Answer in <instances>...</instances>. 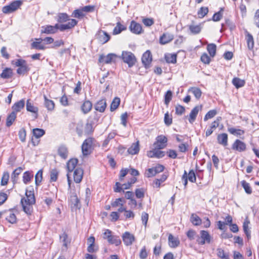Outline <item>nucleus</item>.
Returning <instances> with one entry per match:
<instances>
[{
  "instance_id": "obj_61",
  "label": "nucleus",
  "mask_w": 259,
  "mask_h": 259,
  "mask_svg": "<svg viewBox=\"0 0 259 259\" xmlns=\"http://www.w3.org/2000/svg\"><path fill=\"white\" fill-rule=\"evenodd\" d=\"M172 92L170 91H167L164 96V103L168 105L172 98Z\"/></svg>"
},
{
  "instance_id": "obj_17",
  "label": "nucleus",
  "mask_w": 259,
  "mask_h": 259,
  "mask_svg": "<svg viewBox=\"0 0 259 259\" xmlns=\"http://www.w3.org/2000/svg\"><path fill=\"white\" fill-rule=\"evenodd\" d=\"M77 24V21L74 19L69 20V22L65 24L59 25L58 29L63 31L66 29H70L74 27Z\"/></svg>"
},
{
  "instance_id": "obj_20",
  "label": "nucleus",
  "mask_w": 259,
  "mask_h": 259,
  "mask_svg": "<svg viewBox=\"0 0 259 259\" xmlns=\"http://www.w3.org/2000/svg\"><path fill=\"white\" fill-rule=\"evenodd\" d=\"M61 241L63 243L62 250L66 251L68 248V245L70 244L71 240L69 238L67 234L64 232L60 236Z\"/></svg>"
},
{
  "instance_id": "obj_35",
  "label": "nucleus",
  "mask_w": 259,
  "mask_h": 259,
  "mask_svg": "<svg viewBox=\"0 0 259 259\" xmlns=\"http://www.w3.org/2000/svg\"><path fill=\"white\" fill-rule=\"evenodd\" d=\"M16 118V113L12 112L7 117L6 120V125L8 127L11 126Z\"/></svg>"
},
{
  "instance_id": "obj_49",
  "label": "nucleus",
  "mask_w": 259,
  "mask_h": 259,
  "mask_svg": "<svg viewBox=\"0 0 259 259\" xmlns=\"http://www.w3.org/2000/svg\"><path fill=\"white\" fill-rule=\"evenodd\" d=\"M166 62L168 63H176L177 62V55L176 54H168L165 57Z\"/></svg>"
},
{
  "instance_id": "obj_39",
  "label": "nucleus",
  "mask_w": 259,
  "mask_h": 259,
  "mask_svg": "<svg viewBox=\"0 0 259 259\" xmlns=\"http://www.w3.org/2000/svg\"><path fill=\"white\" fill-rule=\"evenodd\" d=\"M242 187L244 189L245 192L247 194H251L252 192V188H251L250 184L245 180L242 181L241 182Z\"/></svg>"
},
{
  "instance_id": "obj_38",
  "label": "nucleus",
  "mask_w": 259,
  "mask_h": 259,
  "mask_svg": "<svg viewBox=\"0 0 259 259\" xmlns=\"http://www.w3.org/2000/svg\"><path fill=\"white\" fill-rule=\"evenodd\" d=\"M44 97L45 99V105L46 108H47L49 110H53L55 107L54 102L52 100L48 99L46 95H44Z\"/></svg>"
},
{
  "instance_id": "obj_3",
  "label": "nucleus",
  "mask_w": 259,
  "mask_h": 259,
  "mask_svg": "<svg viewBox=\"0 0 259 259\" xmlns=\"http://www.w3.org/2000/svg\"><path fill=\"white\" fill-rule=\"evenodd\" d=\"M122 59L124 63L128 64L129 67L133 66L136 62L135 55L130 52H123Z\"/></svg>"
},
{
  "instance_id": "obj_46",
  "label": "nucleus",
  "mask_w": 259,
  "mask_h": 259,
  "mask_svg": "<svg viewBox=\"0 0 259 259\" xmlns=\"http://www.w3.org/2000/svg\"><path fill=\"white\" fill-rule=\"evenodd\" d=\"M108 242L110 244L118 246L121 244V241L118 236L112 235L110 239L109 240Z\"/></svg>"
},
{
  "instance_id": "obj_11",
  "label": "nucleus",
  "mask_w": 259,
  "mask_h": 259,
  "mask_svg": "<svg viewBox=\"0 0 259 259\" xmlns=\"http://www.w3.org/2000/svg\"><path fill=\"white\" fill-rule=\"evenodd\" d=\"M130 29L131 32L137 34H141L143 32L141 25L135 21L131 22Z\"/></svg>"
},
{
  "instance_id": "obj_59",
  "label": "nucleus",
  "mask_w": 259,
  "mask_h": 259,
  "mask_svg": "<svg viewBox=\"0 0 259 259\" xmlns=\"http://www.w3.org/2000/svg\"><path fill=\"white\" fill-rule=\"evenodd\" d=\"M208 12L207 7H201L198 11L197 14L199 18L204 17Z\"/></svg>"
},
{
  "instance_id": "obj_8",
  "label": "nucleus",
  "mask_w": 259,
  "mask_h": 259,
  "mask_svg": "<svg viewBox=\"0 0 259 259\" xmlns=\"http://www.w3.org/2000/svg\"><path fill=\"white\" fill-rule=\"evenodd\" d=\"M59 24H56L54 26L47 25L41 27V33L45 34H54L58 31Z\"/></svg>"
},
{
  "instance_id": "obj_56",
  "label": "nucleus",
  "mask_w": 259,
  "mask_h": 259,
  "mask_svg": "<svg viewBox=\"0 0 259 259\" xmlns=\"http://www.w3.org/2000/svg\"><path fill=\"white\" fill-rule=\"evenodd\" d=\"M223 9L221 8L220 11H219L217 13H215L212 17V20L213 21H220L223 17Z\"/></svg>"
},
{
  "instance_id": "obj_2",
  "label": "nucleus",
  "mask_w": 259,
  "mask_h": 259,
  "mask_svg": "<svg viewBox=\"0 0 259 259\" xmlns=\"http://www.w3.org/2000/svg\"><path fill=\"white\" fill-rule=\"evenodd\" d=\"M22 4V2L17 0L3 8L2 11L5 14H9L16 11Z\"/></svg>"
},
{
  "instance_id": "obj_36",
  "label": "nucleus",
  "mask_w": 259,
  "mask_h": 259,
  "mask_svg": "<svg viewBox=\"0 0 259 259\" xmlns=\"http://www.w3.org/2000/svg\"><path fill=\"white\" fill-rule=\"evenodd\" d=\"M22 170L21 167H19L15 169L11 175V180L14 184H15L17 182L18 177L20 174Z\"/></svg>"
},
{
  "instance_id": "obj_42",
  "label": "nucleus",
  "mask_w": 259,
  "mask_h": 259,
  "mask_svg": "<svg viewBox=\"0 0 259 259\" xmlns=\"http://www.w3.org/2000/svg\"><path fill=\"white\" fill-rule=\"evenodd\" d=\"M249 223V221L247 219H246L243 225V231L248 239L250 237V231H249L248 226Z\"/></svg>"
},
{
  "instance_id": "obj_40",
  "label": "nucleus",
  "mask_w": 259,
  "mask_h": 259,
  "mask_svg": "<svg viewBox=\"0 0 259 259\" xmlns=\"http://www.w3.org/2000/svg\"><path fill=\"white\" fill-rule=\"evenodd\" d=\"M217 46L214 44H210L207 45V50L210 56L213 57L215 55Z\"/></svg>"
},
{
  "instance_id": "obj_24",
  "label": "nucleus",
  "mask_w": 259,
  "mask_h": 259,
  "mask_svg": "<svg viewBox=\"0 0 259 259\" xmlns=\"http://www.w3.org/2000/svg\"><path fill=\"white\" fill-rule=\"evenodd\" d=\"M25 106V100L24 99H22L18 102L15 103L12 108L13 109V112H15V113L18 112H20L21 109H23Z\"/></svg>"
},
{
  "instance_id": "obj_54",
  "label": "nucleus",
  "mask_w": 259,
  "mask_h": 259,
  "mask_svg": "<svg viewBox=\"0 0 259 259\" xmlns=\"http://www.w3.org/2000/svg\"><path fill=\"white\" fill-rule=\"evenodd\" d=\"M217 114L216 110H211L209 111L205 115L204 118V121H207L208 119L213 118Z\"/></svg>"
},
{
  "instance_id": "obj_1",
  "label": "nucleus",
  "mask_w": 259,
  "mask_h": 259,
  "mask_svg": "<svg viewBox=\"0 0 259 259\" xmlns=\"http://www.w3.org/2000/svg\"><path fill=\"white\" fill-rule=\"evenodd\" d=\"M26 197H23L21 200L23 211L27 214H31L32 210V205L35 202L33 188H29L26 190Z\"/></svg>"
},
{
  "instance_id": "obj_57",
  "label": "nucleus",
  "mask_w": 259,
  "mask_h": 259,
  "mask_svg": "<svg viewBox=\"0 0 259 259\" xmlns=\"http://www.w3.org/2000/svg\"><path fill=\"white\" fill-rule=\"evenodd\" d=\"M123 199L122 198H119L116 199L115 201L112 202L111 205L113 207H116L118 206L123 205L122 202H124Z\"/></svg>"
},
{
  "instance_id": "obj_23",
  "label": "nucleus",
  "mask_w": 259,
  "mask_h": 259,
  "mask_svg": "<svg viewBox=\"0 0 259 259\" xmlns=\"http://www.w3.org/2000/svg\"><path fill=\"white\" fill-rule=\"evenodd\" d=\"M4 214L5 215V219L8 222L11 224H14L16 223L17 218L15 214L12 212V211L9 210L5 212Z\"/></svg>"
},
{
  "instance_id": "obj_52",
  "label": "nucleus",
  "mask_w": 259,
  "mask_h": 259,
  "mask_svg": "<svg viewBox=\"0 0 259 259\" xmlns=\"http://www.w3.org/2000/svg\"><path fill=\"white\" fill-rule=\"evenodd\" d=\"M10 178L8 172H4L1 179V184L2 186H5L8 184Z\"/></svg>"
},
{
  "instance_id": "obj_43",
  "label": "nucleus",
  "mask_w": 259,
  "mask_h": 259,
  "mask_svg": "<svg viewBox=\"0 0 259 259\" xmlns=\"http://www.w3.org/2000/svg\"><path fill=\"white\" fill-rule=\"evenodd\" d=\"M126 29V27L122 25L120 22H117L116 26L114 28L113 34H117L120 33L122 31Z\"/></svg>"
},
{
  "instance_id": "obj_62",
  "label": "nucleus",
  "mask_w": 259,
  "mask_h": 259,
  "mask_svg": "<svg viewBox=\"0 0 259 259\" xmlns=\"http://www.w3.org/2000/svg\"><path fill=\"white\" fill-rule=\"evenodd\" d=\"M187 178L192 183H195L196 182V174L193 170H190L188 174H187Z\"/></svg>"
},
{
  "instance_id": "obj_44",
  "label": "nucleus",
  "mask_w": 259,
  "mask_h": 259,
  "mask_svg": "<svg viewBox=\"0 0 259 259\" xmlns=\"http://www.w3.org/2000/svg\"><path fill=\"white\" fill-rule=\"evenodd\" d=\"M120 102V100L119 98L115 97L114 98L110 105L111 111H113L118 108Z\"/></svg>"
},
{
  "instance_id": "obj_4",
  "label": "nucleus",
  "mask_w": 259,
  "mask_h": 259,
  "mask_svg": "<svg viewBox=\"0 0 259 259\" xmlns=\"http://www.w3.org/2000/svg\"><path fill=\"white\" fill-rule=\"evenodd\" d=\"M93 142V139L89 138L85 140L83 142L81 146V150L82 154L84 156H87L91 154L92 152Z\"/></svg>"
},
{
  "instance_id": "obj_28",
  "label": "nucleus",
  "mask_w": 259,
  "mask_h": 259,
  "mask_svg": "<svg viewBox=\"0 0 259 259\" xmlns=\"http://www.w3.org/2000/svg\"><path fill=\"white\" fill-rule=\"evenodd\" d=\"M245 38L248 49L250 50H252L254 47V40L252 35L248 32L246 31Z\"/></svg>"
},
{
  "instance_id": "obj_60",
  "label": "nucleus",
  "mask_w": 259,
  "mask_h": 259,
  "mask_svg": "<svg viewBox=\"0 0 259 259\" xmlns=\"http://www.w3.org/2000/svg\"><path fill=\"white\" fill-rule=\"evenodd\" d=\"M26 132L24 128H22L19 131V137L20 141L24 142L26 140Z\"/></svg>"
},
{
  "instance_id": "obj_18",
  "label": "nucleus",
  "mask_w": 259,
  "mask_h": 259,
  "mask_svg": "<svg viewBox=\"0 0 259 259\" xmlns=\"http://www.w3.org/2000/svg\"><path fill=\"white\" fill-rule=\"evenodd\" d=\"M201 106H196L191 110L188 119L189 121L191 123H193L195 120L196 116L199 111L201 110Z\"/></svg>"
},
{
  "instance_id": "obj_34",
  "label": "nucleus",
  "mask_w": 259,
  "mask_h": 259,
  "mask_svg": "<svg viewBox=\"0 0 259 259\" xmlns=\"http://www.w3.org/2000/svg\"><path fill=\"white\" fill-rule=\"evenodd\" d=\"M228 131L231 134L236 136H241L244 134L245 131L244 130L235 128L234 127H230L228 128Z\"/></svg>"
},
{
  "instance_id": "obj_31",
  "label": "nucleus",
  "mask_w": 259,
  "mask_h": 259,
  "mask_svg": "<svg viewBox=\"0 0 259 259\" xmlns=\"http://www.w3.org/2000/svg\"><path fill=\"white\" fill-rule=\"evenodd\" d=\"M168 239L169 245L171 247L175 248L180 244L179 240L177 238L174 237L171 234L169 235Z\"/></svg>"
},
{
  "instance_id": "obj_10",
  "label": "nucleus",
  "mask_w": 259,
  "mask_h": 259,
  "mask_svg": "<svg viewBox=\"0 0 259 259\" xmlns=\"http://www.w3.org/2000/svg\"><path fill=\"white\" fill-rule=\"evenodd\" d=\"M98 40L102 44L108 42L110 38V36L105 31L100 30L97 34Z\"/></svg>"
},
{
  "instance_id": "obj_51",
  "label": "nucleus",
  "mask_w": 259,
  "mask_h": 259,
  "mask_svg": "<svg viewBox=\"0 0 259 259\" xmlns=\"http://www.w3.org/2000/svg\"><path fill=\"white\" fill-rule=\"evenodd\" d=\"M85 14L83 13L81 9H77L73 11L72 14V17L77 18H82L84 16Z\"/></svg>"
},
{
  "instance_id": "obj_14",
  "label": "nucleus",
  "mask_w": 259,
  "mask_h": 259,
  "mask_svg": "<svg viewBox=\"0 0 259 259\" xmlns=\"http://www.w3.org/2000/svg\"><path fill=\"white\" fill-rule=\"evenodd\" d=\"M232 148L239 152L244 151L246 149V144L239 140H236L232 145Z\"/></svg>"
},
{
  "instance_id": "obj_41",
  "label": "nucleus",
  "mask_w": 259,
  "mask_h": 259,
  "mask_svg": "<svg viewBox=\"0 0 259 259\" xmlns=\"http://www.w3.org/2000/svg\"><path fill=\"white\" fill-rule=\"evenodd\" d=\"M189 29L193 34H196L200 33L201 30V25H190L189 26Z\"/></svg>"
},
{
  "instance_id": "obj_37",
  "label": "nucleus",
  "mask_w": 259,
  "mask_h": 259,
  "mask_svg": "<svg viewBox=\"0 0 259 259\" xmlns=\"http://www.w3.org/2000/svg\"><path fill=\"white\" fill-rule=\"evenodd\" d=\"M245 83L244 80L241 79L238 77H235L232 80L233 84L237 89L243 87Z\"/></svg>"
},
{
  "instance_id": "obj_21",
  "label": "nucleus",
  "mask_w": 259,
  "mask_h": 259,
  "mask_svg": "<svg viewBox=\"0 0 259 259\" xmlns=\"http://www.w3.org/2000/svg\"><path fill=\"white\" fill-rule=\"evenodd\" d=\"M174 39V35L169 33H165L160 36L159 42L161 45H165L170 42Z\"/></svg>"
},
{
  "instance_id": "obj_5",
  "label": "nucleus",
  "mask_w": 259,
  "mask_h": 259,
  "mask_svg": "<svg viewBox=\"0 0 259 259\" xmlns=\"http://www.w3.org/2000/svg\"><path fill=\"white\" fill-rule=\"evenodd\" d=\"M199 245H204L205 243H209L211 241V236L206 231L202 230L200 231V237H198L196 240Z\"/></svg>"
},
{
  "instance_id": "obj_16",
  "label": "nucleus",
  "mask_w": 259,
  "mask_h": 259,
  "mask_svg": "<svg viewBox=\"0 0 259 259\" xmlns=\"http://www.w3.org/2000/svg\"><path fill=\"white\" fill-rule=\"evenodd\" d=\"M152 60V55L149 51L145 52L142 57V62L145 67H148Z\"/></svg>"
},
{
  "instance_id": "obj_29",
  "label": "nucleus",
  "mask_w": 259,
  "mask_h": 259,
  "mask_svg": "<svg viewBox=\"0 0 259 259\" xmlns=\"http://www.w3.org/2000/svg\"><path fill=\"white\" fill-rule=\"evenodd\" d=\"M139 142L137 141L135 143H133L131 146L128 149L127 151L129 154L134 155L137 154L139 151Z\"/></svg>"
},
{
  "instance_id": "obj_33",
  "label": "nucleus",
  "mask_w": 259,
  "mask_h": 259,
  "mask_svg": "<svg viewBox=\"0 0 259 259\" xmlns=\"http://www.w3.org/2000/svg\"><path fill=\"white\" fill-rule=\"evenodd\" d=\"M13 71L12 69L10 68H5L0 74V76L2 78L8 79L12 76Z\"/></svg>"
},
{
  "instance_id": "obj_26",
  "label": "nucleus",
  "mask_w": 259,
  "mask_h": 259,
  "mask_svg": "<svg viewBox=\"0 0 259 259\" xmlns=\"http://www.w3.org/2000/svg\"><path fill=\"white\" fill-rule=\"evenodd\" d=\"M58 154L61 158L66 159L68 154V148L64 145L60 146L58 149Z\"/></svg>"
},
{
  "instance_id": "obj_48",
  "label": "nucleus",
  "mask_w": 259,
  "mask_h": 259,
  "mask_svg": "<svg viewBox=\"0 0 259 259\" xmlns=\"http://www.w3.org/2000/svg\"><path fill=\"white\" fill-rule=\"evenodd\" d=\"M69 20V16L66 13H62L58 15L57 21L59 23L65 22Z\"/></svg>"
},
{
  "instance_id": "obj_27",
  "label": "nucleus",
  "mask_w": 259,
  "mask_h": 259,
  "mask_svg": "<svg viewBox=\"0 0 259 259\" xmlns=\"http://www.w3.org/2000/svg\"><path fill=\"white\" fill-rule=\"evenodd\" d=\"M219 144L226 146L228 145V135L226 133L219 134L217 137Z\"/></svg>"
},
{
  "instance_id": "obj_9",
  "label": "nucleus",
  "mask_w": 259,
  "mask_h": 259,
  "mask_svg": "<svg viewBox=\"0 0 259 259\" xmlns=\"http://www.w3.org/2000/svg\"><path fill=\"white\" fill-rule=\"evenodd\" d=\"M122 238L124 244L126 246L131 245L135 240L134 235L128 232L123 233Z\"/></svg>"
},
{
  "instance_id": "obj_7",
  "label": "nucleus",
  "mask_w": 259,
  "mask_h": 259,
  "mask_svg": "<svg viewBox=\"0 0 259 259\" xmlns=\"http://www.w3.org/2000/svg\"><path fill=\"white\" fill-rule=\"evenodd\" d=\"M156 142L154 143V146L157 149H163L167 145V139L163 135H160L157 137Z\"/></svg>"
},
{
  "instance_id": "obj_22",
  "label": "nucleus",
  "mask_w": 259,
  "mask_h": 259,
  "mask_svg": "<svg viewBox=\"0 0 259 259\" xmlns=\"http://www.w3.org/2000/svg\"><path fill=\"white\" fill-rule=\"evenodd\" d=\"M107 107L106 101L105 99L99 100L95 106V109L100 112H103Z\"/></svg>"
},
{
  "instance_id": "obj_58",
  "label": "nucleus",
  "mask_w": 259,
  "mask_h": 259,
  "mask_svg": "<svg viewBox=\"0 0 259 259\" xmlns=\"http://www.w3.org/2000/svg\"><path fill=\"white\" fill-rule=\"evenodd\" d=\"M12 63L19 67L27 65L26 61L23 59H17L16 61H13Z\"/></svg>"
},
{
  "instance_id": "obj_19",
  "label": "nucleus",
  "mask_w": 259,
  "mask_h": 259,
  "mask_svg": "<svg viewBox=\"0 0 259 259\" xmlns=\"http://www.w3.org/2000/svg\"><path fill=\"white\" fill-rule=\"evenodd\" d=\"M83 174V171L82 168L78 167L76 168L73 172L74 181L76 183H79L82 179Z\"/></svg>"
},
{
  "instance_id": "obj_13",
  "label": "nucleus",
  "mask_w": 259,
  "mask_h": 259,
  "mask_svg": "<svg viewBox=\"0 0 259 259\" xmlns=\"http://www.w3.org/2000/svg\"><path fill=\"white\" fill-rule=\"evenodd\" d=\"M160 149L155 147L153 150L148 152V156L151 158L156 157L158 158L163 157L165 155V153L164 151H160Z\"/></svg>"
},
{
  "instance_id": "obj_47",
  "label": "nucleus",
  "mask_w": 259,
  "mask_h": 259,
  "mask_svg": "<svg viewBox=\"0 0 259 259\" xmlns=\"http://www.w3.org/2000/svg\"><path fill=\"white\" fill-rule=\"evenodd\" d=\"M191 221L195 226H198L201 224V219L196 214H192L191 216Z\"/></svg>"
},
{
  "instance_id": "obj_30",
  "label": "nucleus",
  "mask_w": 259,
  "mask_h": 259,
  "mask_svg": "<svg viewBox=\"0 0 259 259\" xmlns=\"http://www.w3.org/2000/svg\"><path fill=\"white\" fill-rule=\"evenodd\" d=\"M81 110L84 114H87L89 112L92 108V104L90 101H85L82 104L81 107Z\"/></svg>"
},
{
  "instance_id": "obj_50",
  "label": "nucleus",
  "mask_w": 259,
  "mask_h": 259,
  "mask_svg": "<svg viewBox=\"0 0 259 259\" xmlns=\"http://www.w3.org/2000/svg\"><path fill=\"white\" fill-rule=\"evenodd\" d=\"M33 178V175L31 174L29 171H25L23 174V181L25 184H27L29 182L31 179Z\"/></svg>"
},
{
  "instance_id": "obj_45",
  "label": "nucleus",
  "mask_w": 259,
  "mask_h": 259,
  "mask_svg": "<svg viewBox=\"0 0 259 259\" xmlns=\"http://www.w3.org/2000/svg\"><path fill=\"white\" fill-rule=\"evenodd\" d=\"M45 134V131L41 128H36L33 130V135L36 138H39Z\"/></svg>"
},
{
  "instance_id": "obj_25",
  "label": "nucleus",
  "mask_w": 259,
  "mask_h": 259,
  "mask_svg": "<svg viewBox=\"0 0 259 259\" xmlns=\"http://www.w3.org/2000/svg\"><path fill=\"white\" fill-rule=\"evenodd\" d=\"M36 41H34L31 44V48L39 50H44L46 49V47L44 45L41 44V41H42V39L41 38H36Z\"/></svg>"
},
{
  "instance_id": "obj_64",
  "label": "nucleus",
  "mask_w": 259,
  "mask_h": 259,
  "mask_svg": "<svg viewBox=\"0 0 259 259\" xmlns=\"http://www.w3.org/2000/svg\"><path fill=\"white\" fill-rule=\"evenodd\" d=\"M145 176L147 178H151L155 176L156 175L155 169L154 167L148 168L145 172Z\"/></svg>"
},
{
  "instance_id": "obj_55",
  "label": "nucleus",
  "mask_w": 259,
  "mask_h": 259,
  "mask_svg": "<svg viewBox=\"0 0 259 259\" xmlns=\"http://www.w3.org/2000/svg\"><path fill=\"white\" fill-rule=\"evenodd\" d=\"M190 91L194 94L196 98L199 99L201 96L202 92L199 88H192Z\"/></svg>"
},
{
  "instance_id": "obj_32",
  "label": "nucleus",
  "mask_w": 259,
  "mask_h": 259,
  "mask_svg": "<svg viewBox=\"0 0 259 259\" xmlns=\"http://www.w3.org/2000/svg\"><path fill=\"white\" fill-rule=\"evenodd\" d=\"M78 162V160L76 158L71 159L67 163L68 170L70 172L72 171L75 168Z\"/></svg>"
},
{
  "instance_id": "obj_53",
  "label": "nucleus",
  "mask_w": 259,
  "mask_h": 259,
  "mask_svg": "<svg viewBox=\"0 0 259 259\" xmlns=\"http://www.w3.org/2000/svg\"><path fill=\"white\" fill-rule=\"evenodd\" d=\"M42 179V171L39 170L35 176V185L38 186Z\"/></svg>"
},
{
  "instance_id": "obj_6",
  "label": "nucleus",
  "mask_w": 259,
  "mask_h": 259,
  "mask_svg": "<svg viewBox=\"0 0 259 259\" xmlns=\"http://www.w3.org/2000/svg\"><path fill=\"white\" fill-rule=\"evenodd\" d=\"M117 58V56L113 53L109 54L107 56L101 55L99 58V62L106 64L111 63L112 62H115Z\"/></svg>"
},
{
  "instance_id": "obj_63",
  "label": "nucleus",
  "mask_w": 259,
  "mask_h": 259,
  "mask_svg": "<svg viewBox=\"0 0 259 259\" xmlns=\"http://www.w3.org/2000/svg\"><path fill=\"white\" fill-rule=\"evenodd\" d=\"M58 172L56 169H52L50 174V181L55 182L58 179Z\"/></svg>"
},
{
  "instance_id": "obj_12",
  "label": "nucleus",
  "mask_w": 259,
  "mask_h": 259,
  "mask_svg": "<svg viewBox=\"0 0 259 259\" xmlns=\"http://www.w3.org/2000/svg\"><path fill=\"white\" fill-rule=\"evenodd\" d=\"M221 119L222 118L221 117H218L217 119L211 123L210 126L205 132L206 137H208L212 134L214 130L219 126Z\"/></svg>"
},
{
  "instance_id": "obj_15",
  "label": "nucleus",
  "mask_w": 259,
  "mask_h": 259,
  "mask_svg": "<svg viewBox=\"0 0 259 259\" xmlns=\"http://www.w3.org/2000/svg\"><path fill=\"white\" fill-rule=\"evenodd\" d=\"M26 110L33 113L32 116L34 119H35L38 117V108L33 106V104L29 102V100L27 101L26 103Z\"/></svg>"
}]
</instances>
